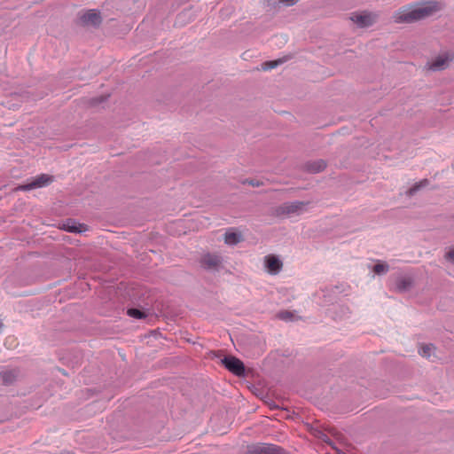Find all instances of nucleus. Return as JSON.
I'll use <instances>...</instances> for the list:
<instances>
[{"instance_id":"obj_9","label":"nucleus","mask_w":454,"mask_h":454,"mask_svg":"<svg viewBox=\"0 0 454 454\" xmlns=\"http://www.w3.org/2000/svg\"><path fill=\"white\" fill-rule=\"evenodd\" d=\"M264 262L268 272L272 275L278 274L283 267L282 262L273 254L265 256Z\"/></svg>"},{"instance_id":"obj_8","label":"nucleus","mask_w":454,"mask_h":454,"mask_svg":"<svg viewBox=\"0 0 454 454\" xmlns=\"http://www.w3.org/2000/svg\"><path fill=\"white\" fill-rule=\"evenodd\" d=\"M249 454H283V450L276 445L263 444L253 446L249 450Z\"/></svg>"},{"instance_id":"obj_11","label":"nucleus","mask_w":454,"mask_h":454,"mask_svg":"<svg viewBox=\"0 0 454 454\" xmlns=\"http://www.w3.org/2000/svg\"><path fill=\"white\" fill-rule=\"evenodd\" d=\"M19 376L16 369H5L0 372V381L4 385L12 384Z\"/></svg>"},{"instance_id":"obj_13","label":"nucleus","mask_w":454,"mask_h":454,"mask_svg":"<svg viewBox=\"0 0 454 454\" xmlns=\"http://www.w3.org/2000/svg\"><path fill=\"white\" fill-rule=\"evenodd\" d=\"M242 240L240 233L229 231L224 235V242L228 245H236Z\"/></svg>"},{"instance_id":"obj_18","label":"nucleus","mask_w":454,"mask_h":454,"mask_svg":"<svg viewBox=\"0 0 454 454\" xmlns=\"http://www.w3.org/2000/svg\"><path fill=\"white\" fill-rule=\"evenodd\" d=\"M278 317L285 321H293L296 319L294 314L287 310L279 312L278 314Z\"/></svg>"},{"instance_id":"obj_16","label":"nucleus","mask_w":454,"mask_h":454,"mask_svg":"<svg viewBox=\"0 0 454 454\" xmlns=\"http://www.w3.org/2000/svg\"><path fill=\"white\" fill-rule=\"evenodd\" d=\"M428 184V180L427 179H423L421 181H419V183L415 184L412 187H411L408 191H407V195L409 196H412L413 194H415L419 189H421L422 187H426L427 185Z\"/></svg>"},{"instance_id":"obj_21","label":"nucleus","mask_w":454,"mask_h":454,"mask_svg":"<svg viewBox=\"0 0 454 454\" xmlns=\"http://www.w3.org/2000/svg\"><path fill=\"white\" fill-rule=\"evenodd\" d=\"M446 259L450 261V262L454 263V249L450 250L446 255Z\"/></svg>"},{"instance_id":"obj_20","label":"nucleus","mask_w":454,"mask_h":454,"mask_svg":"<svg viewBox=\"0 0 454 454\" xmlns=\"http://www.w3.org/2000/svg\"><path fill=\"white\" fill-rule=\"evenodd\" d=\"M434 349L433 345H424L419 350L420 356L424 357H430L432 351Z\"/></svg>"},{"instance_id":"obj_23","label":"nucleus","mask_w":454,"mask_h":454,"mask_svg":"<svg viewBox=\"0 0 454 454\" xmlns=\"http://www.w3.org/2000/svg\"><path fill=\"white\" fill-rule=\"evenodd\" d=\"M28 185H23V186H20L18 189H20V190H26L27 189Z\"/></svg>"},{"instance_id":"obj_2","label":"nucleus","mask_w":454,"mask_h":454,"mask_svg":"<svg viewBox=\"0 0 454 454\" xmlns=\"http://www.w3.org/2000/svg\"><path fill=\"white\" fill-rule=\"evenodd\" d=\"M350 20L359 27H367L375 23L377 15L364 11L352 13Z\"/></svg>"},{"instance_id":"obj_12","label":"nucleus","mask_w":454,"mask_h":454,"mask_svg":"<svg viewBox=\"0 0 454 454\" xmlns=\"http://www.w3.org/2000/svg\"><path fill=\"white\" fill-rule=\"evenodd\" d=\"M63 229L69 232H82L86 231L84 225L77 223L71 220L67 221L66 223L63 224Z\"/></svg>"},{"instance_id":"obj_7","label":"nucleus","mask_w":454,"mask_h":454,"mask_svg":"<svg viewBox=\"0 0 454 454\" xmlns=\"http://www.w3.org/2000/svg\"><path fill=\"white\" fill-rule=\"evenodd\" d=\"M201 266L207 270H217L222 263V258L215 254H206L200 260Z\"/></svg>"},{"instance_id":"obj_22","label":"nucleus","mask_w":454,"mask_h":454,"mask_svg":"<svg viewBox=\"0 0 454 454\" xmlns=\"http://www.w3.org/2000/svg\"><path fill=\"white\" fill-rule=\"evenodd\" d=\"M279 2L287 6H292L297 3V0H279Z\"/></svg>"},{"instance_id":"obj_24","label":"nucleus","mask_w":454,"mask_h":454,"mask_svg":"<svg viewBox=\"0 0 454 454\" xmlns=\"http://www.w3.org/2000/svg\"><path fill=\"white\" fill-rule=\"evenodd\" d=\"M249 184H252L253 186H254V185H258V184H255V182H252V181H251V182H249Z\"/></svg>"},{"instance_id":"obj_17","label":"nucleus","mask_w":454,"mask_h":454,"mask_svg":"<svg viewBox=\"0 0 454 454\" xmlns=\"http://www.w3.org/2000/svg\"><path fill=\"white\" fill-rule=\"evenodd\" d=\"M388 265L385 262H379L377 264L374 265L373 267V271L375 274H383V273H386L388 271Z\"/></svg>"},{"instance_id":"obj_19","label":"nucleus","mask_w":454,"mask_h":454,"mask_svg":"<svg viewBox=\"0 0 454 454\" xmlns=\"http://www.w3.org/2000/svg\"><path fill=\"white\" fill-rule=\"evenodd\" d=\"M128 315L131 317H135L137 319L145 318L146 317L145 313L137 309H128Z\"/></svg>"},{"instance_id":"obj_10","label":"nucleus","mask_w":454,"mask_h":454,"mask_svg":"<svg viewBox=\"0 0 454 454\" xmlns=\"http://www.w3.org/2000/svg\"><path fill=\"white\" fill-rule=\"evenodd\" d=\"M53 179L52 176L42 174L30 181V190L47 186L53 182Z\"/></svg>"},{"instance_id":"obj_6","label":"nucleus","mask_w":454,"mask_h":454,"mask_svg":"<svg viewBox=\"0 0 454 454\" xmlns=\"http://www.w3.org/2000/svg\"><path fill=\"white\" fill-rule=\"evenodd\" d=\"M305 206L306 204L301 201L286 203L277 209V214L278 215H291L294 214H299L300 212L303 211Z\"/></svg>"},{"instance_id":"obj_15","label":"nucleus","mask_w":454,"mask_h":454,"mask_svg":"<svg viewBox=\"0 0 454 454\" xmlns=\"http://www.w3.org/2000/svg\"><path fill=\"white\" fill-rule=\"evenodd\" d=\"M286 61L285 59H278L276 60L266 61L262 65V70H270L277 67L278 65L283 64Z\"/></svg>"},{"instance_id":"obj_5","label":"nucleus","mask_w":454,"mask_h":454,"mask_svg":"<svg viewBox=\"0 0 454 454\" xmlns=\"http://www.w3.org/2000/svg\"><path fill=\"white\" fill-rule=\"evenodd\" d=\"M224 366L233 374L242 376L245 372L244 364L237 357L226 356L222 360Z\"/></svg>"},{"instance_id":"obj_1","label":"nucleus","mask_w":454,"mask_h":454,"mask_svg":"<svg viewBox=\"0 0 454 454\" xmlns=\"http://www.w3.org/2000/svg\"><path fill=\"white\" fill-rule=\"evenodd\" d=\"M441 9L435 1L418 3L400 8L393 16L396 23H411L432 16Z\"/></svg>"},{"instance_id":"obj_4","label":"nucleus","mask_w":454,"mask_h":454,"mask_svg":"<svg viewBox=\"0 0 454 454\" xmlns=\"http://www.w3.org/2000/svg\"><path fill=\"white\" fill-rule=\"evenodd\" d=\"M102 19L99 12L97 10H88L79 14V22L82 26L98 27L101 23Z\"/></svg>"},{"instance_id":"obj_14","label":"nucleus","mask_w":454,"mask_h":454,"mask_svg":"<svg viewBox=\"0 0 454 454\" xmlns=\"http://www.w3.org/2000/svg\"><path fill=\"white\" fill-rule=\"evenodd\" d=\"M326 167L325 162L323 160H318L314 162L308 164V169L310 172L317 173L324 170Z\"/></svg>"},{"instance_id":"obj_3","label":"nucleus","mask_w":454,"mask_h":454,"mask_svg":"<svg viewBox=\"0 0 454 454\" xmlns=\"http://www.w3.org/2000/svg\"><path fill=\"white\" fill-rule=\"evenodd\" d=\"M453 59V55L450 53H443L438 55L435 59L427 62V67L431 71L443 70L449 67L450 61Z\"/></svg>"}]
</instances>
